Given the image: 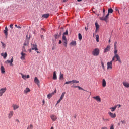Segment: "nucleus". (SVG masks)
I'll use <instances>...</instances> for the list:
<instances>
[{"mask_svg": "<svg viewBox=\"0 0 129 129\" xmlns=\"http://www.w3.org/2000/svg\"><path fill=\"white\" fill-rule=\"evenodd\" d=\"M59 44H62V41L59 40Z\"/></svg>", "mask_w": 129, "mask_h": 129, "instance_id": "57", "label": "nucleus"}, {"mask_svg": "<svg viewBox=\"0 0 129 129\" xmlns=\"http://www.w3.org/2000/svg\"><path fill=\"white\" fill-rule=\"evenodd\" d=\"M42 102H43V105H44L45 104V100H42Z\"/></svg>", "mask_w": 129, "mask_h": 129, "instance_id": "53", "label": "nucleus"}, {"mask_svg": "<svg viewBox=\"0 0 129 129\" xmlns=\"http://www.w3.org/2000/svg\"><path fill=\"white\" fill-rule=\"evenodd\" d=\"M68 0H63V3H66V2H67Z\"/></svg>", "mask_w": 129, "mask_h": 129, "instance_id": "59", "label": "nucleus"}, {"mask_svg": "<svg viewBox=\"0 0 129 129\" xmlns=\"http://www.w3.org/2000/svg\"><path fill=\"white\" fill-rule=\"evenodd\" d=\"M70 45L72 46H76V41H72L70 43Z\"/></svg>", "mask_w": 129, "mask_h": 129, "instance_id": "33", "label": "nucleus"}, {"mask_svg": "<svg viewBox=\"0 0 129 129\" xmlns=\"http://www.w3.org/2000/svg\"><path fill=\"white\" fill-rule=\"evenodd\" d=\"M108 14H112L113 13V10L111 8H109L108 10Z\"/></svg>", "mask_w": 129, "mask_h": 129, "instance_id": "31", "label": "nucleus"}, {"mask_svg": "<svg viewBox=\"0 0 129 129\" xmlns=\"http://www.w3.org/2000/svg\"><path fill=\"white\" fill-rule=\"evenodd\" d=\"M78 2H82V0H77Z\"/></svg>", "mask_w": 129, "mask_h": 129, "instance_id": "62", "label": "nucleus"}, {"mask_svg": "<svg viewBox=\"0 0 129 129\" xmlns=\"http://www.w3.org/2000/svg\"><path fill=\"white\" fill-rule=\"evenodd\" d=\"M1 73H2L3 74H4V73L6 72V71H5V68L4 67V66L3 64H1Z\"/></svg>", "mask_w": 129, "mask_h": 129, "instance_id": "20", "label": "nucleus"}, {"mask_svg": "<svg viewBox=\"0 0 129 129\" xmlns=\"http://www.w3.org/2000/svg\"><path fill=\"white\" fill-rule=\"evenodd\" d=\"M49 16H50V14H43V15H42V18L43 19H44V18L45 19H48V18H49Z\"/></svg>", "mask_w": 129, "mask_h": 129, "instance_id": "19", "label": "nucleus"}, {"mask_svg": "<svg viewBox=\"0 0 129 129\" xmlns=\"http://www.w3.org/2000/svg\"><path fill=\"white\" fill-rule=\"evenodd\" d=\"M114 56H115L116 55H118L117 54V52H118V51H117V47H114Z\"/></svg>", "mask_w": 129, "mask_h": 129, "instance_id": "28", "label": "nucleus"}, {"mask_svg": "<svg viewBox=\"0 0 129 129\" xmlns=\"http://www.w3.org/2000/svg\"><path fill=\"white\" fill-rule=\"evenodd\" d=\"M22 52H23V53H24V52H27V51H26V47H25V46L23 47Z\"/></svg>", "mask_w": 129, "mask_h": 129, "instance_id": "38", "label": "nucleus"}, {"mask_svg": "<svg viewBox=\"0 0 129 129\" xmlns=\"http://www.w3.org/2000/svg\"><path fill=\"white\" fill-rule=\"evenodd\" d=\"M7 88H2L0 89V96H3V94L6 92Z\"/></svg>", "mask_w": 129, "mask_h": 129, "instance_id": "5", "label": "nucleus"}, {"mask_svg": "<svg viewBox=\"0 0 129 129\" xmlns=\"http://www.w3.org/2000/svg\"><path fill=\"white\" fill-rule=\"evenodd\" d=\"M92 55L93 56H98L99 55V49L98 48H95L92 52Z\"/></svg>", "mask_w": 129, "mask_h": 129, "instance_id": "3", "label": "nucleus"}, {"mask_svg": "<svg viewBox=\"0 0 129 129\" xmlns=\"http://www.w3.org/2000/svg\"><path fill=\"white\" fill-rule=\"evenodd\" d=\"M37 54H40V52L37 51Z\"/></svg>", "mask_w": 129, "mask_h": 129, "instance_id": "63", "label": "nucleus"}, {"mask_svg": "<svg viewBox=\"0 0 129 129\" xmlns=\"http://www.w3.org/2000/svg\"><path fill=\"white\" fill-rule=\"evenodd\" d=\"M115 58L116 59V61H118V62H119V63H121V59H120V57H119V55L118 54L114 55L112 58V61H114Z\"/></svg>", "mask_w": 129, "mask_h": 129, "instance_id": "2", "label": "nucleus"}, {"mask_svg": "<svg viewBox=\"0 0 129 129\" xmlns=\"http://www.w3.org/2000/svg\"><path fill=\"white\" fill-rule=\"evenodd\" d=\"M27 129H33V125L31 124L28 126Z\"/></svg>", "mask_w": 129, "mask_h": 129, "instance_id": "41", "label": "nucleus"}, {"mask_svg": "<svg viewBox=\"0 0 129 129\" xmlns=\"http://www.w3.org/2000/svg\"><path fill=\"white\" fill-rule=\"evenodd\" d=\"M17 28H18V29H22V27H21L20 26H18Z\"/></svg>", "mask_w": 129, "mask_h": 129, "instance_id": "51", "label": "nucleus"}, {"mask_svg": "<svg viewBox=\"0 0 129 129\" xmlns=\"http://www.w3.org/2000/svg\"><path fill=\"white\" fill-rule=\"evenodd\" d=\"M109 43H110L111 41H110V39L109 40Z\"/></svg>", "mask_w": 129, "mask_h": 129, "instance_id": "64", "label": "nucleus"}, {"mask_svg": "<svg viewBox=\"0 0 129 129\" xmlns=\"http://www.w3.org/2000/svg\"><path fill=\"white\" fill-rule=\"evenodd\" d=\"M101 129H107V127L104 126V127H102Z\"/></svg>", "mask_w": 129, "mask_h": 129, "instance_id": "50", "label": "nucleus"}, {"mask_svg": "<svg viewBox=\"0 0 129 129\" xmlns=\"http://www.w3.org/2000/svg\"><path fill=\"white\" fill-rule=\"evenodd\" d=\"M50 129H54V127L52 126Z\"/></svg>", "mask_w": 129, "mask_h": 129, "instance_id": "61", "label": "nucleus"}, {"mask_svg": "<svg viewBox=\"0 0 129 129\" xmlns=\"http://www.w3.org/2000/svg\"><path fill=\"white\" fill-rule=\"evenodd\" d=\"M35 83H36L38 86H40V81L39 80V79L37 77H35L34 78V80Z\"/></svg>", "mask_w": 129, "mask_h": 129, "instance_id": "12", "label": "nucleus"}, {"mask_svg": "<svg viewBox=\"0 0 129 129\" xmlns=\"http://www.w3.org/2000/svg\"><path fill=\"white\" fill-rule=\"evenodd\" d=\"M30 39V37H29V38L26 39V41H27V42H25L24 43V46H28L29 45V39Z\"/></svg>", "mask_w": 129, "mask_h": 129, "instance_id": "30", "label": "nucleus"}, {"mask_svg": "<svg viewBox=\"0 0 129 129\" xmlns=\"http://www.w3.org/2000/svg\"><path fill=\"white\" fill-rule=\"evenodd\" d=\"M116 106H119V107H120L121 106V105H116Z\"/></svg>", "mask_w": 129, "mask_h": 129, "instance_id": "56", "label": "nucleus"}, {"mask_svg": "<svg viewBox=\"0 0 129 129\" xmlns=\"http://www.w3.org/2000/svg\"><path fill=\"white\" fill-rule=\"evenodd\" d=\"M31 50H35V51H38V48H37V45L32 44L31 45Z\"/></svg>", "mask_w": 129, "mask_h": 129, "instance_id": "17", "label": "nucleus"}, {"mask_svg": "<svg viewBox=\"0 0 129 129\" xmlns=\"http://www.w3.org/2000/svg\"><path fill=\"white\" fill-rule=\"evenodd\" d=\"M50 118L52 119V121H56L57 120V116L54 114L51 115Z\"/></svg>", "mask_w": 129, "mask_h": 129, "instance_id": "14", "label": "nucleus"}, {"mask_svg": "<svg viewBox=\"0 0 129 129\" xmlns=\"http://www.w3.org/2000/svg\"><path fill=\"white\" fill-rule=\"evenodd\" d=\"M102 120L104 122H108V121H109V119L108 118H105L104 117L102 118Z\"/></svg>", "mask_w": 129, "mask_h": 129, "instance_id": "32", "label": "nucleus"}, {"mask_svg": "<svg viewBox=\"0 0 129 129\" xmlns=\"http://www.w3.org/2000/svg\"><path fill=\"white\" fill-rule=\"evenodd\" d=\"M21 75L22 76V78H23V79H26V78H30V75H27V76L23 74L22 73L21 74Z\"/></svg>", "mask_w": 129, "mask_h": 129, "instance_id": "18", "label": "nucleus"}, {"mask_svg": "<svg viewBox=\"0 0 129 129\" xmlns=\"http://www.w3.org/2000/svg\"><path fill=\"white\" fill-rule=\"evenodd\" d=\"M16 28H18V25L17 24L15 25Z\"/></svg>", "mask_w": 129, "mask_h": 129, "instance_id": "60", "label": "nucleus"}, {"mask_svg": "<svg viewBox=\"0 0 129 129\" xmlns=\"http://www.w3.org/2000/svg\"><path fill=\"white\" fill-rule=\"evenodd\" d=\"M78 38L80 41H81V40H82V35L80 33L78 34Z\"/></svg>", "mask_w": 129, "mask_h": 129, "instance_id": "34", "label": "nucleus"}, {"mask_svg": "<svg viewBox=\"0 0 129 129\" xmlns=\"http://www.w3.org/2000/svg\"><path fill=\"white\" fill-rule=\"evenodd\" d=\"M101 65H102V67L103 68V69H105V67H104V63H103V62H101Z\"/></svg>", "mask_w": 129, "mask_h": 129, "instance_id": "40", "label": "nucleus"}, {"mask_svg": "<svg viewBox=\"0 0 129 129\" xmlns=\"http://www.w3.org/2000/svg\"><path fill=\"white\" fill-rule=\"evenodd\" d=\"M65 94H66V93L63 92L60 96V99L62 100L64 98V96H65Z\"/></svg>", "mask_w": 129, "mask_h": 129, "instance_id": "29", "label": "nucleus"}, {"mask_svg": "<svg viewBox=\"0 0 129 129\" xmlns=\"http://www.w3.org/2000/svg\"><path fill=\"white\" fill-rule=\"evenodd\" d=\"M61 100H61L60 99H59V100H58L57 102V104L60 103V102H61Z\"/></svg>", "mask_w": 129, "mask_h": 129, "instance_id": "47", "label": "nucleus"}, {"mask_svg": "<svg viewBox=\"0 0 129 129\" xmlns=\"http://www.w3.org/2000/svg\"><path fill=\"white\" fill-rule=\"evenodd\" d=\"M16 122H18V123H20V121L19 120V119H16Z\"/></svg>", "mask_w": 129, "mask_h": 129, "instance_id": "58", "label": "nucleus"}, {"mask_svg": "<svg viewBox=\"0 0 129 129\" xmlns=\"http://www.w3.org/2000/svg\"><path fill=\"white\" fill-rule=\"evenodd\" d=\"M123 85L124 86H125V87H126V88H129V83H128V82H123Z\"/></svg>", "mask_w": 129, "mask_h": 129, "instance_id": "23", "label": "nucleus"}, {"mask_svg": "<svg viewBox=\"0 0 129 129\" xmlns=\"http://www.w3.org/2000/svg\"><path fill=\"white\" fill-rule=\"evenodd\" d=\"M21 57H20V59L21 60H25V58L26 57V56H27V54L26 53L21 52Z\"/></svg>", "mask_w": 129, "mask_h": 129, "instance_id": "16", "label": "nucleus"}, {"mask_svg": "<svg viewBox=\"0 0 129 129\" xmlns=\"http://www.w3.org/2000/svg\"><path fill=\"white\" fill-rule=\"evenodd\" d=\"M121 122L123 124H124V123H125V121H124V120H122V121H121Z\"/></svg>", "mask_w": 129, "mask_h": 129, "instance_id": "48", "label": "nucleus"}, {"mask_svg": "<svg viewBox=\"0 0 129 129\" xmlns=\"http://www.w3.org/2000/svg\"><path fill=\"white\" fill-rule=\"evenodd\" d=\"M13 115H14V111H10L9 113L8 114V117L9 119H11L13 117Z\"/></svg>", "mask_w": 129, "mask_h": 129, "instance_id": "9", "label": "nucleus"}, {"mask_svg": "<svg viewBox=\"0 0 129 129\" xmlns=\"http://www.w3.org/2000/svg\"><path fill=\"white\" fill-rule=\"evenodd\" d=\"M4 32L5 35L6 36V37H7L8 35V30H4Z\"/></svg>", "mask_w": 129, "mask_h": 129, "instance_id": "36", "label": "nucleus"}, {"mask_svg": "<svg viewBox=\"0 0 129 129\" xmlns=\"http://www.w3.org/2000/svg\"><path fill=\"white\" fill-rule=\"evenodd\" d=\"M110 129H114V126L113 124H112L111 126H110Z\"/></svg>", "mask_w": 129, "mask_h": 129, "instance_id": "43", "label": "nucleus"}, {"mask_svg": "<svg viewBox=\"0 0 129 129\" xmlns=\"http://www.w3.org/2000/svg\"><path fill=\"white\" fill-rule=\"evenodd\" d=\"M63 76H64V75L60 74V76H59V79H61L63 78Z\"/></svg>", "mask_w": 129, "mask_h": 129, "instance_id": "45", "label": "nucleus"}, {"mask_svg": "<svg viewBox=\"0 0 129 129\" xmlns=\"http://www.w3.org/2000/svg\"><path fill=\"white\" fill-rule=\"evenodd\" d=\"M117 44V42L116 41L114 42V48H117V46H116Z\"/></svg>", "mask_w": 129, "mask_h": 129, "instance_id": "42", "label": "nucleus"}, {"mask_svg": "<svg viewBox=\"0 0 129 129\" xmlns=\"http://www.w3.org/2000/svg\"><path fill=\"white\" fill-rule=\"evenodd\" d=\"M116 107H117V106H115L114 107L110 108V109H111V111H112V112H113V111H115V109H116Z\"/></svg>", "mask_w": 129, "mask_h": 129, "instance_id": "27", "label": "nucleus"}, {"mask_svg": "<svg viewBox=\"0 0 129 129\" xmlns=\"http://www.w3.org/2000/svg\"><path fill=\"white\" fill-rule=\"evenodd\" d=\"M12 107L13 108V110H17V109L20 108V106H19V105L15 104H13Z\"/></svg>", "mask_w": 129, "mask_h": 129, "instance_id": "10", "label": "nucleus"}, {"mask_svg": "<svg viewBox=\"0 0 129 129\" xmlns=\"http://www.w3.org/2000/svg\"><path fill=\"white\" fill-rule=\"evenodd\" d=\"M108 114L111 118H115L116 117V114L112 113L111 112H109Z\"/></svg>", "mask_w": 129, "mask_h": 129, "instance_id": "7", "label": "nucleus"}, {"mask_svg": "<svg viewBox=\"0 0 129 129\" xmlns=\"http://www.w3.org/2000/svg\"><path fill=\"white\" fill-rule=\"evenodd\" d=\"M112 62H113V61L111 60V61L107 63V69H112Z\"/></svg>", "mask_w": 129, "mask_h": 129, "instance_id": "4", "label": "nucleus"}, {"mask_svg": "<svg viewBox=\"0 0 129 129\" xmlns=\"http://www.w3.org/2000/svg\"><path fill=\"white\" fill-rule=\"evenodd\" d=\"M53 79L54 80H56L57 79V74H56V71L53 72Z\"/></svg>", "mask_w": 129, "mask_h": 129, "instance_id": "25", "label": "nucleus"}, {"mask_svg": "<svg viewBox=\"0 0 129 129\" xmlns=\"http://www.w3.org/2000/svg\"><path fill=\"white\" fill-rule=\"evenodd\" d=\"M85 29L86 31H87V30H88V28L86 27H85Z\"/></svg>", "mask_w": 129, "mask_h": 129, "instance_id": "55", "label": "nucleus"}, {"mask_svg": "<svg viewBox=\"0 0 129 129\" xmlns=\"http://www.w3.org/2000/svg\"><path fill=\"white\" fill-rule=\"evenodd\" d=\"M70 83L71 84H73L72 87H74V88H78L79 90H84V91H85V90L80 86L75 85V84L79 83V81H77L76 80H73L72 81H69L66 82L64 84V85H65V84H70Z\"/></svg>", "mask_w": 129, "mask_h": 129, "instance_id": "1", "label": "nucleus"}, {"mask_svg": "<svg viewBox=\"0 0 129 129\" xmlns=\"http://www.w3.org/2000/svg\"><path fill=\"white\" fill-rule=\"evenodd\" d=\"M103 13L104 14L105 13V9L104 8L103 9Z\"/></svg>", "mask_w": 129, "mask_h": 129, "instance_id": "52", "label": "nucleus"}, {"mask_svg": "<svg viewBox=\"0 0 129 129\" xmlns=\"http://www.w3.org/2000/svg\"><path fill=\"white\" fill-rule=\"evenodd\" d=\"M55 93H56V89L53 93H50L47 95V98H48V99H50L51 97H52V96H53L55 94Z\"/></svg>", "mask_w": 129, "mask_h": 129, "instance_id": "15", "label": "nucleus"}, {"mask_svg": "<svg viewBox=\"0 0 129 129\" xmlns=\"http://www.w3.org/2000/svg\"><path fill=\"white\" fill-rule=\"evenodd\" d=\"M94 99H95L98 102H101V99L99 96H97L96 97H93Z\"/></svg>", "mask_w": 129, "mask_h": 129, "instance_id": "13", "label": "nucleus"}, {"mask_svg": "<svg viewBox=\"0 0 129 129\" xmlns=\"http://www.w3.org/2000/svg\"><path fill=\"white\" fill-rule=\"evenodd\" d=\"M1 55L4 57V59H6L7 58V56H8V54H7V52L2 53H1Z\"/></svg>", "mask_w": 129, "mask_h": 129, "instance_id": "24", "label": "nucleus"}, {"mask_svg": "<svg viewBox=\"0 0 129 129\" xmlns=\"http://www.w3.org/2000/svg\"><path fill=\"white\" fill-rule=\"evenodd\" d=\"M67 40V38H66V36H65V35H63L62 36V40Z\"/></svg>", "mask_w": 129, "mask_h": 129, "instance_id": "46", "label": "nucleus"}, {"mask_svg": "<svg viewBox=\"0 0 129 129\" xmlns=\"http://www.w3.org/2000/svg\"><path fill=\"white\" fill-rule=\"evenodd\" d=\"M67 39L62 40L63 45L65 46V47H67Z\"/></svg>", "mask_w": 129, "mask_h": 129, "instance_id": "26", "label": "nucleus"}, {"mask_svg": "<svg viewBox=\"0 0 129 129\" xmlns=\"http://www.w3.org/2000/svg\"><path fill=\"white\" fill-rule=\"evenodd\" d=\"M1 44H2V47L3 48H6V44L4 43L3 42H1Z\"/></svg>", "mask_w": 129, "mask_h": 129, "instance_id": "39", "label": "nucleus"}, {"mask_svg": "<svg viewBox=\"0 0 129 129\" xmlns=\"http://www.w3.org/2000/svg\"><path fill=\"white\" fill-rule=\"evenodd\" d=\"M110 45H107L106 48L104 49V53H107V52H109L110 51Z\"/></svg>", "mask_w": 129, "mask_h": 129, "instance_id": "11", "label": "nucleus"}, {"mask_svg": "<svg viewBox=\"0 0 129 129\" xmlns=\"http://www.w3.org/2000/svg\"><path fill=\"white\" fill-rule=\"evenodd\" d=\"M63 35L64 36L65 35H68V30H67L64 33H63Z\"/></svg>", "mask_w": 129, "mask_h": 129, "instance_id": "44", "label": "nucleus"}, {"mask_svg": "<svg viewBox=\"0 0 129 129\" xmlns=\"http://www.w3.org/2000/svg\"><path fill=\"white\" fill-rule=\"evenodd\" d=\"M96 41L97 42H99V35H96Z\"/></svg>", "mask_w": 129, "mask_h": 129, "instance_id": "37", "label": "nucleus"}, {"mask_svg": "<svg viewBox=\"0 0 129 129\" xmlns=\"http://www.w3.org/2000/svg\"><path fill=\"white\" fill-rule=\"evenodd\" d=\"M108 17H109V14L108 13L106 17H103L101 18V20H102V21H105V22H107V20H108Z\"/></svg>", "mask_w": 129, "mask_h": 129, "instance_id": "6", "label": "nucleus"}, {"mask_svg": "<svg viewBox=\"0 0 129 129\" xmlns=\"http://www.w3.org/2000/svg\"><path fill=\"white\" fill-rule=\"evenodd\" d=\"M10 27L11 29H13V27H14V26L13 25V24H11L10 25Z\"/></svg>", "mask_w": 129, "mask_h": 129, "instance_id": "49", "label": "nucleus"}, {"mask_svg": "<svg viewBox=\"0 0 129 129\" xmlns=\"http://www.w3.org/2000/svg\"><path fill=\"white\" fill-rule=\"evenodd\" d=\"M95 25L96 30H97L98 29H99V25H98V23H97V22H96Z\"/></svg>", "mask_w": 129, "mask_h": 129, "instance_id": "35", "label": "nucleus"}, {"mask_svg": "<svg viewBox=\"0 0 129 129\" xmlns=\"http://www.w3.org/2000/svg\"><path fill=\"white\" fill-rule=\"evenodd\" d=\"M5 30H7V31H8V27L6 26Z\"/></svg>", "mask_w": 129, "mask_h": 129, "instance_id": "54", "label": "nucleus"}, {"mask_svg": "<svg viewBox=\"0 0 129 129\" xmlns=\"http://www.w3.org/2000/svg\"><path fill=\"white\" fill-rule=\"evenodd\" d=\"M102 85L103 87H105V86H106V81H105V79H104L102 80Z\"/></svg>", "mask_w": 129, "mask_h": 129, "instance_id": "21", "label": "nucleus"}, {"mask_svg": "<svg viewBox=\"0 0 129 129\" xmlns=\"http://www.w3.org/2000/svg\"><path fill=\"white\" fill-rule=\"evenodd\" d=\"M31 91V90L29 88H26L24 90V93L25 94H27L28 92H30Z\"/></svg>", "mask_w": 129, "mask_h": 129, "instance_id": "22", "label": "nucleus"}, {"mask_svg": "<svg viewBox=\"0 0 129 129\" xmlns=\"http://www.w3.org/2000/svg\"><path fill=\"white\" fill-rule=\"evenodd\" d=\"M13 62H14V57H12L10 61V60H7L6 61H5V63H10V66H12L13 65Z\"/></svg>", "mask_w": 129, "mask_h": 129, "instance_id": "8", "label": "nucleus"}]
</instances>
